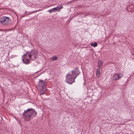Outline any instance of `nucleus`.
Returning a JSON list of instances; mask_svg holds the SVG:
<instances>
[{
	"instance_id": "nucleus-13",
	"label": "nucleus",
	"mask_w": 134,
	"mask_h": 134,
	"mask_svg": "<svg viewBox=\"0 0 134 134\" xmlns=\"http://www.w3.org/2000/svg\"><path fill=\"white\" fill-rule=\"evenodd\" d=\"M91 45L92 46H93L94 47H96L97 45V43L96 42H95L94 43H92Z\"/></svg>"
},
{
	"instance_id": "nucleus-11",
	"label": "nucleus",
	"mask_w": 134,
	"mask_h": 134,
	"mask_svg": "<svg viewBox=\"0 0 134 134\" xmlns=\"http://www.w3.org/2000/svg\"><path fill=\"white\" fill-rule=\"evenodd\" d=\"M98 66L99 67V68H100L103 64L102 62L101 61H99L98 62Z\"/></svg>"
},
{
	"instance_id": "nucleus-12",
	"label": "nucleus",
	"mask_w": 134,
	"mask_h": 134,
	"mask_svg": "<svg viewBox=\"0 0 134 134\" xmlns=\"http://www.w3.org/2000/svg\"><path fill=\"white\" fill-rule=\"evenodd\" d=\"M58 59V57H57L56 56H53V57L52 58H51V59L53 60H57Z\"/></svg>"
},
{
	"instance_id": "nucleus-15",
	"label": "nucleus",
	"mask_w": 134,
	"mask_h": 134,
	"mask_svg": "<svg viewBox=\"0 0 134 134\" xmlns=\"http://www.w3.org/2000/svg\"><path fill=\"white\" fill-rule=\"evenodd\" d=\"M132 55H133V56H134V54H132Z\"/></svg>"
},
{
	"instance_id": "nucleus-14",
	"label": "nucleus",
	"mask_w": 134,
	"mask_h": 134,
	"mask_svg": "<svg viewBox=\"0 0 134 134\" xmlns=\"http://www.w3.org/2000/svg\"><path fill=\"white\" fill-rule=\"evenodd\" d=\"M58 7V11H59L60 9L63 8V6H59L58 7Z\"/></svg>"
},
{
	"instance_id": "nucleus-9",
	"label": "nucleus",
	"mask_w": 134,
	"mask_h": 134,
	"mask_svg": "<svg viewBox=\"0 0 134 134\" xmlns=\"http://www.w3.org/2000/svg\"><path fill=\"white\" fill-rule=\"evenodd\" d=\"M36 87L40 91V95H41L42 94V93H41V90H42V86H40L39 85H38Z\"/></svg>"
},
{
	"instance_id": "nucleus-5",
	"label": "nucleus",
	"mask_w": 134,
	"mask_h": 134,
	"mask_svg": "<svg viewBox=\"0 0 134 134\" xmlns=\"http://www.w3.org/2000/svg\"><path fill=\"white\" fill-rule=\"evenodd\" d=\"M30 53V54L31 55L32 59V58H36L38 57V51L36 50H32Z\"/></svg>"
},
{
	"instance_id": "nucleus-7",
	"label": "nucleus",
	"mask_w": 134,
	"mask_h": 134,
	"mask_svg": "<svg viewBox=\"0 0 134 134\" xmlns=\"http://www.w3.org/2000/svg\"><path fill=\"white\" fill-rule=\"evenodd\" d=\"M46 84L45 82L43 83V81H42V85L43 84L44 86L42 87V94H44L46 90L47 89L45 86L46 85Z\"/></svg>"
},
{
	"instance_id": "nucleus-10",
	"label": "nucleus",
	"mask_w": 134,
	"mask_h": 134,
	"mask_svg": "<svg viewBox=\"0 0 134 134\" xmlns=\"http://www.w3.org/2000/svg\"><path fill=\"white\" fill-rule=\"evenodd\" d=\"M100 69L98 68L97 70V71L96 72V75L97 77H99L100 75Z\"/></svg>"
},
{
	"instance_id": "nucleus-2",
	"label": "nucleus",
	"mask_w": 134,
	"mask_h": 134,
	"mask_svg": "<svg viewBox=\"0 0 134 134\" xmlns=\"http://www.w3.org/2000/svg\"><path fill=\"white\" fill-rule=\"evenodd\" d=\"M37 114V112L32 108L28 109L25 110L23 113V116L26 121H29L31 118L35 116Z\"/></svg>"
},
{
	"instance_id": "nucleus-6",
	"label": "nucleus",
	"mask_w": 134,
	"mask_h": 134,
	"mask_svg": "<svg viewBox=\"0 0 134 134\" xmlns=\"http://www.w3.org/2000/svg\"><path fill=\"white\" fill-rule=\"evenodd\" d=\"M123 75L122 73H120L119 74H115L114 75V79L115 80H118L120 79Z\"/></svg>"
},
{
	"instance_id": "nucleus-4",
	"label": "nucleus",
	"mask_w": 134,
	"mask_h": 134,
	"mask_svg": "<svg viewBox=\"0 0 134 134\" xmlns=\"http://www.w3.org/2000/svg\"><path fill=\"white\" fill-rule=\"evenodd\" d=\"M10 21V18L8 17L3 16L0 18V22L3 24H8Z\"/></svg>"
},
{
	"instance_id": "nucleus-8",
	"label": "nucleus",
	"mask_w": 134,
	"mask_h": 134,
	"mask_svg": "<svg viewBox=\"0 0 134 134\" xmlns=\"http://www.w3.org/2000/svg\"><path fill=\"white\" fill-rule=\"evenodd\" d=\"M58 7H56L49 10L48 11V12L50 13H51L53 12H54L56 11H58Z\"/></svg>"
},
{
	"instance_id": "nucleus-1",
	"label": "nucleus",
	"mask_w": 134,
	"mask_h": 134,
	"mask_svg": "<svg viewBox=\"0 0 134 134\" xmlns=\"http://www.w3.org/2000/svg\"><path fill=\"white\" fill-rule=\"evenodd\" d=\"M80 73L77 68H75L72 72L71 74H68L66 76V81L69 84L75 82V79Z\"/></svg>"
},
{
	"instance_id": "nucleus-3",
	"label": "nucleus",
	"mask_w": 134,
	"mask_h": 134,
	"mask_svg": "<svg viewBox=\"0 0 134 134\" xmlns=\"http://www.w3.org/2000/svg\"><path fill=\"white\" fill-rule=\"evenodd\" d=\"M30 53V52H26L25 54L22 56V61L25 64L29 63V61L32 59L31 55Z\"/></svg>"
}]
</instances>
